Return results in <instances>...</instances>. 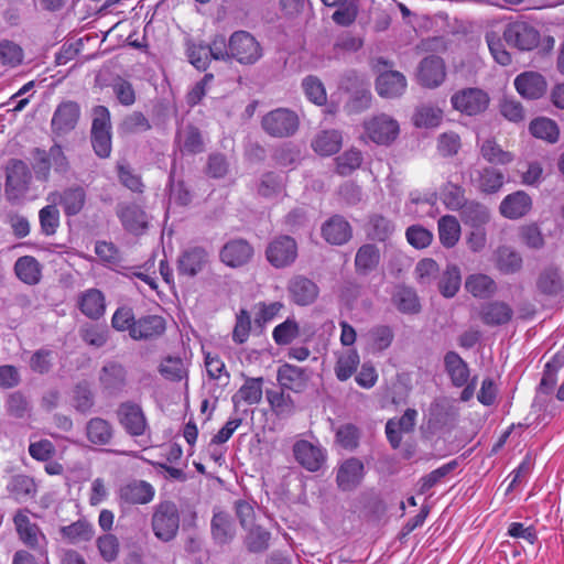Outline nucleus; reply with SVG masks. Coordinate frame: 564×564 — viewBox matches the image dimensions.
Segmentation results:
<instances>
[{
  "label": "nucleus",
  "instance_id": "f257e3e1",
  "mask_svg": "<svg viewBox=\"0 0 564 564\" xmlns=\"http://www.w3.org/2000/svg\"><path fill=\"white\" fill-rule=\"evenodd\" d=\"M180 528V514L175 503L164 501L159 503L152 516L154 535L164 542L173 540Z\"/></svg>",
  "mask_w": 564,
  "mask_h": 564
},
{
  "label": "nucleus",
  "instance_id": "f03ea898",
  "mask_svg": "<svg viewBox=\"0 0 564 564\" xmlns=\"http://www.w3.org/2000/svg\"><path fill=\"white\" fill-rule=\"evenodd\" d=\"M13 523L20 541L46 558L47 539L39 525L31 521L29 512L26 510L17 511Z\"/></svg>",
  "mask_w": 564,
  "mask_h": 564
},
{
  "label": "nucleus",
  "instance_id": "7ed1b4c3",
  "mask_svg": "<svg viewBox=\"0 0 564 564\" xmlns=\"http://www.w3.org/2000/svg\"><path fill=\"white\" fill-rule=\"evenodd\" d=\"M50 161H53V170L58 174H66L69 163L63 149L58 144H54L48 151L35 149L33 171L40 181H47L50 177Z\"/></svg>",
  "mask_w": 564,
  "mask_h": 564
},
{
  "label": "nucleus",
  "instance_id": "20e7f679",
  "mask_svg": "<svg viewBox=\"0 0 564 564\" xmlns=\"http://www.w3.org/2000/svg\"><path fill=\"white\" fill-rule=\"evenodd\" d=\"M231 58L240 64H254L262 56L259 42L246 31L235 32L228 42Z\"/></svg>",
  "mask_w": 564,
  "mask_h": 564
},
{
  "label": "nucleus",
  "instance_id": "39448f33",
  "mask_svg": "<svg viewBox=\"0 0 564 564\" xmlns=\"http://www.w3.org/2000/svg\"><path fill=\"white\" fill-rule=\"evenodd\" d=\"M263 130L275 138H285L295 133L299 128V117L295 112L279 108L267 113L261 121Z\"/></svg>",
  "mask_w": 564,
  "mask_h": 564
},
{
  "label": "nucleus",
  "instance_id": "423d86ee",
  "mask_svg": "<svg viewBox=\"0 0 564 564\" xmlns=\"http://www.w3.org/2000/svg\"><path fill=\"white\" fill-rule=\"evenodd\" d=\"M366 135L375 143L387 145L399 134V123L392 117L380 113L364 122Z\"/></svg>",
  "mask_w": 564,
  "mask_h": 564
},
{
  "label": "nucleus",
  "instance_id": "0eeeda50",
  "mask_svg": "<svg viewBox=\"0 0 564 564\" xmlns=\"http://www.w3.org/2000/svg\"><path fill=\"white\" fill-rule=\"evenodd\" d=\"M117 419L127 434L133 437L142 436L148 430V421L140 404L126 401L117 409Z\"/></svg>",
  "mask_w": 564,
  "mask_h": 564
},
{
  "label": "nucleus",
  "instance_id": "6e6552de",
  "mask_svg": "<svg viewBox=\"0 0 564 564\" xmlns=\"http://www.w3.org/2000/svg\"><path fill=\"white\" fill-rule=\"evenodd\" d=\"M503 39L509 45L520 51H531L538 46L540 33L531 24L517 21L507 25L503 32Z\"/></svg>",
  "mask_w": 564,
  "mask_h": 564
},
{
  "label": "nucleus",
  "instance_id": "1a4fd4ad",
  "mask_svg": "<svg viewBox=\"0 0 564 564\" xmlns=\"http://www.w3.org/2000/svg\"><path fill=\"white\" fill-rule=\"evenodd\" d=\"M80 118V107L76 101L65 100L58 104L51 120L52 132L63 137L75 130Z\"/></svg>",
  "mask_w": 564,
  "mask_h": 564
},
{
  "label": "nucleus",
  "instance_id": "9d476101",
  "mask_svg": "<svg viewBox=\"0 0 564 564\" xmlns=\"http://www.w3.org/2000/svg\"><path fill=\"white\" fill-rule=\"evenodd\" d=\"M453 107L468 116L485 111L489 104V96L479 88H466L452 97Z\"/></svg>",
  "mask_w": 564,
  "mask_h": 564
},
{
  "label": "nucleus",
  "instance_id": "9b49d317",
  "mask_svg": "<svg viewBox=\"0 0 564 564\" xmlns=\"http://www.w3.org/2000/svg\"><path fill=\"white\" fill-rule=\"evenodd\" d=\"M268 261L275 268L292 264L297 257V246L293 238L281 236L274 239L265 251Z\"/></svg>",
  "mask_w": 564,
  "mask_h": 564
},
{
  "label": "nucleus",
  "instance_id": "f8f14e48",
  "mask_svg": "<svg viewBox=\"0 0 564 564\" xmlns=\"http://www.w3.org/2000/svg\"><path fill=\"white\" fill-rule=\"evenodd\" d=\"M118 496L121 505H147L153 500L155 489L145 480L134 479L122 485Z\"/></svg>",
  "mask_w": 564,
  "mask_h": 564
},
{
  "label": "nucleus",
  "instance_id": "ddd939ff",
  "mask_svg": "<svg viewBox=\"0 0 564 564\" xmlns=\"http://www.w3.org/2000/svg\"><path fill=\"white\" fill-rule=\"evenodd\" d=\"M99 383L108 394H119L127 384L126 368L116 361L106 362L99 372Z\"/></svg>",
  "mask_w": 564,
  "mask_h": 564
},
{
  "label": "nucleus",
  "instance_id": "4468645a",
  "mask_svg": "<svg viewBox=\"0 0 564 564\" xmlns=\"http://www.w3.org/2000/svg\"><path fill=\"white\" fill-rule=\"evenodd\" d=\"M288 292L296 305L306 306L315 302L319 289L313 280L304 275H294L288 283Z\"/></svg>",
  "mask_w": 564,
  "mask_h": 564
},
{
  "label": "nucleus",
  "instance_id": "2eb2a0df",
  "mask_svg": "<svg viewBox=\"0 0 564 564\" xmlns=\"http://www.w3.org/2000/svg\"><path fill=\"white\" fill-rule=\"evenodd\" d=\"M296 462L310 471H317L325 462V452L318 445L308 441H297L293 446Z\"/></svg>",
  "mask_w": 564,
  "mask_h": 564
},
{
  "label": "nucleus",
  "instance_id": "dca6fc26",
  "mask_svg": "<svg viewBox=\"0 0 564 564\" xmlns=\"http://www.w3.org/2000/svg\"><path fill=\"white\" fill-rule=\"evenodd\" d=\"M253 256V248L243 239L228 241L220 250L221 261L230 268L247 264Z\"/></svg>",
  "mask_w": 564,
  "mask_h": 564
},
{
  "label": "nucleus",
  "instance_id": "f3484780",
  "mask_svg": "<svg viewBox=\"0 0 564 564\" xmlns=\"http://www.w3.org/2000/svg\"><path fill=\"white\" fill-rule=\"evenodd\" d=\"M46 199L53 204H61L67 216H74L83 209L86 194L83 187L72 186L66 188L63 193H50Z\"/></svg>",
  "mask_w": 564,
  "mask_h": 564
},
{
  "label": "nucleus",
  "instance_id": "a211bd4d",
  "mask_svg": "<svg viewBox=\"0 0 564 564\" xmlns=\"http://www.w3.org/2000/svg\"><path fill=\"white\" fill-rule=\"evenodd\" d=\"M445 65L438 56L425 57L419 66L417 79L425 87H437L445 79Z\"/></svg>",
  "mask_w": 564,
  "mask_h": 564
},
{
  "label": "nucleus",
  "instance_id": "6ab92c4d",
  "mask_svg": "<svg viewBox=\"0 0 564 564\" xmlns=\"http://www.w3.org/2000/svg\"><path fill=\"white\" fill-rule=\"evenodd\" d=\"M406 89V78L398 70L381 72L376 80V90L383 98H397Z\"/></svg>",
  "mask_w": 564,
  "mask_h": 564
},
{
  "label": "nucleus",
  "instance_id": "aec40b11",
  "mask_svg": "<svg viewBox=\"0 0 564 564\" xmlns=\"http://www.w3.org/2000/svg\"><path fill=\"white\" fill-rule=\"evenodd\" d=\"M308 378L306 369L291 364L280 366L276 373L280 386L294 392H302L306 388Z\"/></svg>",
  "mask_w": 564,
  "mask_h": 564
},
{
  "label": "nucleus",
  "instance_id": "412c9836",
  "mask_svg": "<svg viewBox=\"0 0 564 564\" xmlns=\"http://www.w3.org/2000/svg\"><path fill=\"white\" fill-rule=\"evenodd\" d=\"M532 207L531 197L523 191L507 195L500 203V214L508 219H518L525 216Z\"/></svg>",
  "mask_w": 564,
  "mask_h": 564
},
{
  "label": "nucleus",
  "instance_id": "4be33fe9",
  "mask_svg": "<svg viewBox=\"0 0 564 564\" xmlns=\"http://www.w3.org/2000/svg\"><path fill=\"white\" fill-rule=\"evenodd\" d=\"M517 91L524 98L538 99L546 91L544 77L536 72H524L514 79Z\"/></svg>",
  "mask_w": 564,
  "mask_h": 564
},
{
  "label": "nucleus",
  "instance_id": "5701e85b",
  "mask_svg": "<svg viewBox=\"0 0 564 564\" xmlns=\"http://www.w3.org/2000/svg\"><path fill=\"white\" fill-rule=\"evenodd\" d=\"M117 214L122 226L134 235L142 234L148 227L149 217L137 204L120 205Z\"/></svg>",
  "mask_w": 564,
  "mask_h": 564
},
{
  "label": "nucleus",
  "instance_id": "b1692460",
  "mask_svg": "<svg viewBox=\"0 0 564 564\" xmlns=\"http://www.w3.org/2000/svg\"><path fill=\"white\" fill-rule=\"evenodd\" d=\"M495 268L502 274H514L522 268L521 254L509 246H499L492 253Z\"/></svg>",
  "mask_w": 564,
  "mask_h": 564
},
{
  "label": "nucleus",
  "instance_id": "393cba45",
  "mask_svg": "<svg viewBox=\"0 0 564 564\" xmlns=\"http://www.w3.org/2000/svg\"><path fill=\"white\" fill-rule=\"evenodd\" d=\"M364 477V464L357 458L344 462L338 468L336 480L341 490L355 489Z\"/></svg>",
  "mask_w": 564,
  "mask_h": 564
},
{
  "label": "nucleus",
  "instance_id": "a878e982",
  "mask_svg": "<svg viewBox=\"0 0 564 564\" xmlns=\"http://www.w3.org/2000/svg\"><path fill=\"white\" fill-rule=\"evenodd\" d=\"M80 312L90 319L100 318L106 311L105 296L97 289H88L78 297Z\"/></svg>",
  "mask_w": 564,
  "mask_h": 564
},
{
  "label": "nucleus",
  "instance_id": "bb28decb",
  "mask_svg": "<svg viewBox=\"0 0 564 564\" xmlns=\"http://www.w3.org/2000/svg\"><path fill=\"white\" fill-rule=\"evenodd\" d=\"M164 330V318L158 315H149L135 321L131 328V338L135 340L151 339L162 335Z\"/></svg>",
  "mask_w": 564,
  "mask_h": 564
},
{
  "label": "nucleus",
  "instance_id": "cd10ccee",
  "mask_svg": "<svg viewBox=\"0 0 564 564\" xmlns=\"http://www.w3.org/2000/svg\"><path fill=\"white\" fill-rule=\"evenodd\" d=\"M112 424L99 416L90 419L86 424V436L89 443L96 446L109 445L113 438Z\"/></svg>",
  "mask_w": 564,
  "mask_h": 564
},
{
  "label": "nucleus",
  "instance_id": "c85d7f7f",
  "mask_svg": "<svg viewBox=\"0 0 564 564\" xmlns=\"http://www.w3.org/2000/svg\"><path fill=\"white\" fill-rule=\"evenodd\" d=\"M42 264L32 256H23L14 263L17 278L28 285H36L42 279Z\"/></svg>",
  "mask_w": 564,
  "mask_h": 564
},
{
  "label": "nucleus",
  "instance_id": "c756f323",
  "mask_svg": "<svg viewBox=\"0 0 564 564\" xmlns=\"http://www.w3.org/2000/svg\"><path fill=\"white\" fill-rule=\"evenodd\" d=\"M470 178L479 191L487 194L498 192L505 182V175L492 167L475 170L470 174Z\"/></svg>",
  "mask_w": 564,
  "mask_h": 564
},
{
  "label": "nucleus",
  "instance_id": "7c9ffc66",
  "mask_svg": "<svg viewBox=\"0 0 564 564\" xmlns=\"http://www.w3.org/2000/svg\"><path fill=\"white\" fill-rule=\"evenodd\" d=\"M380 250L376 245H362L355 256V269L359 275H368L375 271L380 263Z\"/></svg>",
  "mask_w": 564,
  "mask_h": 564
},
{
  "label": "nucleus",
  "instance_id": "2f4dec72",
  "mask_svg": "<svg viewBox=\"0 0 564 564\" xmlns=\"http://www.w3.org/2000/svg\"><path fill=\"white\" fill-rule=\"evenodd\" d=\"M341 145V132L335 129L318 132L312 141L313 150L323 156H329L337 153Z\"/></svg>",
  "mask_w": 564,
  "mask_h": 564
},
{
  "label": "nucleus",
  "instance_id": "473e14b6",
  "mask_svg": "<svg viewBox=\"0 0 564 564\" xmlns=\"http://www.w3.org/2000/svg\"><path fill=\"white\" fill-rule=\"evenodd\" d=\"M263 378H247L245 383L232 395L231 400L235 408L241 403L249 405L258 404L262 399Z\"/></svg>",
  "mask_w": 564,
  "mask_h": 564
},
{
  "label": "nucleus",
  "instance_id": "72a5a7b5",
  "mask_svg": "<svg viewBox=\"0 0 564 564\" xmlns=\"http://www.w3.org/2000/svg\"><path fill=\"white\" fill-rule=\"evenodd\" d=\"M360 356L355 348H348L336 354L334 372L339 381L348 380L357 370Z\"/></svg>",
  "mask_w": 564,
  "mask_h": 564
},
{
  "label": "nucleus",
  "instance_id": "f704fd0d",
  "mask_svg": "<svg viewBox=\"0 0 564 564\" xmlns=\"http://www.w3.org/2000/svg\"><path fill=\"white\" fill-rule=\"evenodd\" d=\"M322 234L327 242L339 246L351 238V228L344 218L335 216L323 226Z\"/></svg>",
  "mask_w": 564,
  "mask_h": 564
},
{
  "label": "nucleus",
  "instance_id": "c9c22d12",
  "mask_svg": "<svg viewBox=\"0 0 564 564\" xmlns=\"http://www.w3.org/2000/svg\"><path fill=\"white\" fill-rule=\"evenodd\" d=\"M429 413L431 421L436 424L445 425L456 420L458 416V408L454 400L446 397H441L436 398L431 403Z\"/></svg>",
  "mask_w": 564,
  "mask_h": 564
},
{
  "label": "nucleus",
  "instance_id": "e433bc0d",
  "mask_svg": "<svg viewBox=\"0 0 564 564\" xmlns=\"http://www.w3.org/2000/svg\"><path fill=\"white\" fill-rule=\"evenodd\" d=\"M438 239L444 248H453L459 241L462 228L458 219L453 215H444L437 221Z\"/></svg>",
  "mask_w": 564,
  "mask_h": 564
},
{
  "label": "nucleus",
  "instance_id": "4c0bfd02",
  "mask_svg": "<svg viewBox=\"0 0 564 564\" xmlns=\"http://www.w3.org/2000/svg\"><path fill=\"white\" fill-rule=\"evenodd\" d=\"M513 311L505 302H490L481 307V321L490 326L503 325L510 322Z\"/></svg>",
  "mask_w": 564,
  "mask_h": 564
},
{
  "label": "nucleus",
  "instance_id": "58836bf2",
  "mask_svg": "<svg viewBox=\"0 0 564 564\" xmlns=\"http://www.w3.org/2000/svg\"><path fill=\"white\" fill-rule=\"evenodd\" d=\"M445 370L455 387H463L468 382L469 368L463 358L455 351H448L444 358Z\"/></svg>",
  "mask_w": 564,
  "mask_h": 564
},
{
  "label": "nucleus",
  "instance_id": "ea45409f",
  "mask_svg": "<svg viewBox=\"0 0 564 564\" xmlns=\"http://www.w3.org/2000/svg\"><path fill=\"white\" fill-rule=\"evenodd\" d=\"M176 142L180 150L184 153L196 154L204 150L202 134L199 130L192 124L180 127Z\"/></svg>",
  "mask_w": 564,
  "mask_h": 564
},
{
  "label": "nucleus",
  "instance_id": "a19ab883",
  "mask_svg": "<svg viewBox=\"0 0 564 564\" xmlns=\"http://www.w3.org/2000/svg\"><path fill=\"white\" fill-rule=\"evenodd\" d=\"M207 262V253L203 248H192L183 252L178 259V272L184 275H196Z\"/></svg>",
  "mask_w": 564,
  "mask_h": 564
},
{
  "label": "nucleus",
  "instance_id": "79ce46f5",
  "mask_svg": "<svg viewBox=\"0 0 564 564\" xmlns=\"http://www.w3.org/2000/svg\"><path fill=\"white\" fill-rule=\"evenodd\" d=\"M235 524L226 512H215L212 519V535L216 543L227 544L235 536Z\"/></svg>",
  "mask_w": 564,
  "mask_h": 564
},
{
  "label": "nucleus",
  "instance_id": "37998d69",
  "mask_svg": "<svg viewBox=\"0 0 564 564\" xmlns=\"http://www.w3.org/2000/svg\"><path fill=\"white\" fill-rule=\"evenodd\" d=\"M466 290L475 297L487 299L497 291L495 280L485 273H475L465 281Z\"/></svg>",
  "mask_w": 564,
  "mask_h": 564
},
{
  "label": "nucleus",
  "instance_id": "c03bdc74",
  "mask_svg": "<svg viewBox=\"0 0 564 564\" xmlns=\"http://www.w3.org/2000/svg\"><path fill=\"white\" fill-rule=\"evenodd\" d=\"M462 220L470 229H486V225L490 220L488 208L479 203H468L462 209Z\"/></svg>",
  "mask_w": 564,
  "mask_h": 564
},
{
  "label": "nucleus",
  "instance_id": "a18cd8bd",
  "mask_svg": "<svg viewBox=\"0 0 564 564\" xmlns=\"http://www.w3.org/2000/svg\"><path fill=\"white\" fill-rule=\"evenodd\" d=\"M159 372L166 380L182 381L187 380L188 368L182 358L169 356L161 361Z\"/></svg>",
  "mask_w": 564,
  "mask_h": 564
},
{
  "label": "nucleus",
  "instance_id": "49530a36",
  "mask_svg": "<svg viewBox=\"0 0 564 564\" xmlns=\"http://www.w3.org/2000/svg\"><path fill=\"white\" fill-rule=\"evenodd\" d=\"M364 45V40L350 32L339 33L333 44V56L340 58L346 54H351L359 51Z\"/></svg>",
  "mask_w": 564,
  "mask_h": 564
},
{
  "label": "nucleus",
  "instance_id": "de8ad7c7",
  "mask_svg": "<svg viewBox=\"0 0 564 564\" xmlns=\"http://www.w3.org/2000/svg\"><path fill=\"white\" fill-rule=\"evenodd\" d=\"M368 345L375 352L383 351L390 347L394 338L391 327L387 325H377L366 334Z\"/></svg>",
  "mask_w": 564,
  "mask_h": 564
},
{
  "label": "nucleus",
  "instance_id": "09e8293b",
  "mask_svg": "<svg viewBox=\"0 0 564 564\" xmlns=\"http://www.w3.org/2000/svg\"><path fill=\"white\" fill-rule=\"evenodd\" d=\"M529 130L535 138L555 143L558 140L560 130L555 121L549 118H536L531 121Z\"/></svg>",
  "mask_w": 564,
  "mask_h": 564
},
{
  "label": "nucleus",
  "instance_id": "8fccbe9b",
  "mask_svg": "<svg viewBox=\"0 0 564 564\" xmlns=\"http://www.w3.org/2000/svg\"><path fill=\"white\" fill-rule=\"evenodd\" d=\"M462 283L460 270L457 265H447L443 272L440 282L438 290L445 297H453L459 290Z\"/></svg>",
  "mask_w": 564,
  "mask_h": 564
},
{
  "label": "nucleus",
  "instance_id": "3c124183",
  "mask_svg": "<svg viewBox=\"0 0 564 564\" xmlns=\"http://www.w3.org/2000/svg\"><path fill=\"white\" fill-rule=\"evenodd\" d=\"M61 534L70 543L89 541L94 535V528L86 520H78L61 528Z\"/></svg>",
  "mask_w": 564,
  "mask_h": 564
},
{
  "label": "nucleus",
  "instance_id": "603ef678",
  "mask_svg": "<svg viewBox=\"0 0 564 564\" xmlns=\"http://www.w3.org/2000/svg\"><path fill=\"white\" fill-rule=\"evenodd\" d=\"M441 199L451 210L463 209L468 203H466L465 191L463 187L447 183L444 185L441 192Z\"/></svg>",
  "mask_w": 564,
  "mask_h": 564
},
{
  "label": "nucleus",
  "instance_id": "864d4df0",
  "mask_svg": "<svg viewBox=\"0 0 564 564\" xmlns=\"http://www.w3.org/2000/svg\"><path fill=\"white\" fill-rule=\"evenodd\" d=\"M482 158L489 163L508 164L513 160V154L503 151L494 140L487 139L480 145Z\"/></svg>",
  "mask_w": 564,
  "mask_h": 564
},
{
  "label": "nucleus",
  "instance_id": "5fc2aeb1",
  "mask_svg": "<svg viewBox=\"0 0 564 564\" xmlns=\"http://www.w3.org/2000/svg\"><path fill=\"white\" fill-rule=\"evenodd\" d=\"M7 489L15 499H23L33 496L36 491L33 479L25 475H15L11 477L7 485Z\"/></svg>",
  "mask_w": 564,
  "mask_h": 564
},
{
  "label": "nucleus",
  "instance_id": "6e6d98bb",
  "mask_svg": "<svg viewBox=\"0 0 564 564\" xmlns=\"http://www.w3.org/2000/svg\"><path fill=\"white\" fill-rule=\"evenodd\" d=\"M56 205L50 203L39 212L41 231L45 236H53L59 226V210Z\"/></svg>",
  "mask_w": 564,
  "mask_h": 564
},
{
  "label": "nucleus",
  "instance_id": "4d7b16f0",
  "mask_svg": "<svg viewBox=\"0 0 564 564\" xmlns=\"http://www.w3.org/2000/svg\"><path fill=\"white\" fill-rule=\"evenodd\" d=\"M302 88L307 99L313 104L322 106L326 102L327 95L325 87L322 80L316 76H306L302 82Z\"/></svg>",
  "mask_w": 564,
  "mask_h": 564
},
{
  "label": "nucleus",
  "instance_id": "13d9d810",
  "mask_svg": "<svg viewBox=\"0 0 564 564\" xmlns=\"http://www.w3.org/2000/svg\"><path fill=\"white\" fill-rule=\"evenodd\" d=\"M393 301L403 313H416L420 308L415 292L406 286H399L393 295Z\"/></svg>",
  "mask_w": 564,
  "mask_h": 564
},
{
  "label": "nucleus",
  "instance_id": "bf43d9fd",
  "mask_svg": "<svg viewBox=\"0 0 564 564\" xmlns=\"http://www.w3.org/2000/svg\"><path fill=\"white\" fill-rule=\"evenodd\" d=\"M564 359L561 356H554L545 364L543 376L540 382V389L549 393L556 383L557 372L563 367Z\"/></svg>",
  "mask_w": 564,
  "mask_h": 564
},
{
  "label": "nucleus",
  "instance_id": "052dcab7",
  "mask_svg": "<svg viewBox=\"0 0 564 564\" xmlns=\"http://www.w3.org/2000/svg\"><path fill=\"white\" fill-rule=\"evenodd\" d=\"M30 180V171L28 165L22 161H14L8 167L7 183L8 185L24 189Z\"/></svg>",
  "mask_w": 564,
  "mask_h": 564
},
{
  "label": "nucleus",
  "instance_id": "680f3d73",
  "mask_svg": "<svg viewBox=\"0 0 564 564\" xmlns=\"http://www.w3.org/2000/svg\"><path fill=\"white\" fill-rule=\"evenodd\" d=\"M442 120V110L432 106H421L417 108L413 121L419 128H434Z\"/></svg>",
  "mask_w": 564,
  "mask_h": 564
},
{
  "label": "nucleus",
  "instance_id": "e2e57ef3",
  "mask_svg": "<svg viewBox=\"0 0 564 564\" xmlns=\"http://www.w3.org/2000/svg\"><path fill=\"white\" fill-rule=\"evenodd\" d=\"M187 57L189 63L199 70H205L210 61V50L208 45L187 43Z\"/></svg>",
  "mask_w": 564,
  "mask_h": 564
},
{
  "label": "nucleus",
  "instance_id": "0e129e2a",
  "mask_svg": "<svg viewBox=\"0 0 564 564\" xmlns=\"http://www.w3.org/2000/svg\"><path fill=\"white\" fill-rule=\"evenodd\" d=\"M245 543L250 552H263L269 546L270 533L261 527H250Z\"/></svg>",
  "mask_w": 564,
  "mask_h": 564
},
{
  "label": "nucleus",
  "instance_id": "69168bd1",
  "mask_svg": "<svg viewBox=\"0 0 564 564\" xmlns=\"http://www.w3.org/2000/svg\"><path fill=\"white\" fill-rule=\"evenodd\" d=\"M299 334V324L294 319L288 318L274 327L272 337L278 345H288L295 339Z\"/></svg>",
  "mask_w": 564,
  "mask_h": 564
},
{
  "label": "nucleus",
  "instance_id": "338daca9",
  "mask_svg": "<svg viewBox=\"0 0 564 564\" xmlns=\"http://www.w3.org/2000/svg\"><path fill=\"white\" fill-rule=\"evenodd\" d=\"M23 58L22 48L14 42L0 41V63L10 67L18 66Z\"/></svg>",
  "mask_w": 564,
  "mask_h": 564
},
{
  "label": "nucleus",
  "instance_id": "774afa93",
  "mask_svg": "<svg viewBox=\"0 0 564 564\" xmlns=\"http://www.w3.org/2000/svg\"><path fill=\"white\" fill-rule=\"evenodd\" d=\"M361 162V152L357 149H349L336 159L337 172L341 175H348L358 169Z\"/></svg>",
  "mask_w": 564,
  "mask_h": 564
}]
</instances>
